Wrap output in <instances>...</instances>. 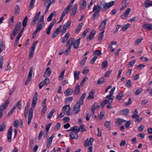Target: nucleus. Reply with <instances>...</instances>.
<instances>
[{
	"instance_id": "nucleus-1",
	"label": "nucleus",
	"mask_w": 152,
	"mask_h": 152,
	"mask_svg": "<svg viewBox=\"0 0 152 152\" xmlns=\"http://www.w3.org/2000/svg\"><path fill=\"white\" fill-rule=\"evenodd\" d=\"M38 95L37 92L35 93L32 99L31 108L29 110V114L28 117V125L31 123V121L33 117V110L36 105L38 99Z\"/></svg>"
},
{
	"instance_id": "nucleus-2",
	"label": "nucleus",
	"mask_w": 152,
	"mask_h": 152,
	"mask_svg": "<svg viewBox=\"0 0 152 152\" xmlns=\"http://www.w3.org/2000/svg\"><path fill=\"white\" fill-rule=\"evenodd\" d=\"M108 19L105 18L103 20L101 21L99 26L98 27V29L100 31H102L99 34L98 40H101L104 37V29L105 28V26Z\"/></svg>"
},
{
	"instance_id": "nucleus-3",
	"label": "nucleus",
	"mask_w": 152,
	"mask_h": 152,
	"mask_svg": "<svg viewBox=\"0 0 152 152\" xmlns=\"http://www.w3.org/2000/svg\"><path fill=\"white\" fill-rule=\"evenodd\" d=\"M114 2V1H112L107 3L104 1H102L99 4L101 10L103 11L109 8L113 5Z\"/></svg>"
},
{
	"instance_id": "nucleus-4",
	"label": "nucleus",
	"mask_w": 152,
	"mask_h": 152,
	"mask_svg": "<svg viewBox=\"0 0 152 152\" xmlns=\"http://www.w3.org/2000/svg\"><path fill=\"white\" fill-rule=\"evenodd\" d=\"M44 15H42L37 23L36 29L34 32V34H36L39 31L42 29V25L44 24Z\"/></svg>"
},
{
	"instance_id": "nucleus-5",
	"label": "nucleus",
	"mask_w": 152,
	"mask_h": 152,
	"mask_svg": "<svg viewBox=\"0 0 152 152\" xmlns=\"http://www.w3.org/2000/svg\"><path fill=\"white\" fill-rule=\"evenodd\" d=\"M38 42V41H36L34 42L31 47L30 51L29 53V59H31L33 57L34 53L35 48L36 47Z\"/></svg>"
},
{
	"instance_id": "nucleus-6",
	"label": "nucleus",
	"mask_w": 152,
	"mask_h": 152,
	"mask_svg": "<svg viewBox=\"0 0 152 152\" xmlns=\"http://www.w3.org/2000/svg\"><path fill=\"white\" fill-rule=\"evenodd\" d=\"M71 24V22L69 20H68L66 24L63 26V29L61 31V35H63L65 33L66 30L69 28Z\"/></svg>"
},
{
	"instance_id": "nucleus-7",
	"label": "nucleus",
	"mask_w": 152,
	"mask_h": 152,
	"mask_svg": "<svg viewBox=\"0 0 152 152\" xmlns=\"http://www.w3.org/2000/svg\"><path fill=\"white\" fill-rule=\"evenodd\" d=\"M40 13L41 12L39 11V12L37 13L35 15L33 20L30 23V25L31 26H33L36 23L37 21L39 18V17L40 15Z\"/></svg>"
},
{
	"instance_id": "nucleus-8",
	"label": "nucleus",
	"mask_w": 152,
	"mask_h": 152,
	"mask_svg": "<svg viewBox=\"0 0 152 152\" xmlns=\"http://www.w3.org/2000/svg\"><path fill=\"white\" fill-rule=\"evenodd\" d=\"M94 140V139L92 138H90L89 140L88 139H86L85 141L84 146L87 147L88 146H92Z\"/></svg>"
},
{
	"instance_id": "nucleus-9",
	"label": "nucleus",
	"mask_w": 152,
	"mask_h": 152,
	"mask_svg": "<svg viewBox=\"0 0 152 152\" xmlns=\"http://www.w3.org/2000/svg\"><path fill=\"white\" fill-rule=\"evenodd\" d=\"M32 69V67H30L27 78L25 83V85H26L28 84L31 80L33 72Z\"/></svg>"
},
{
	"instance_id": "nucleus-10",
	"label": "nucleus",
	"mask_w": 152,
	"mask_h": 152,
	"mask_svg": "<svg viewBox=\"0 0 152 152\" xmlns=\"http://www.w3.org/2000/svg\"><path fill=\"white\" fill-rule=\"evenodd\" d=\"M21 23L20 22H18L15 25V27L13 31V34L16 35L18 33V31L20 29Z\"/></svg>"
},
{
	"instance_id": "nucleus-11",
	"label": "nucleus",
	"mask_w": 152,
	"mask_h": 152,
	"mask_svg": "<svg viewBox=\"0 0 152 152\" xmlns=\"http://www.w3.org/2000/svg\"><path fill=\"white\" fill-rule=\"evenodd\" d=\"M81 105L82 104L78 102L75 104L73 109V112L74 113L77 114L80 112Z\"/></svg>"
},
{
	"instance_id": "nucleus-12",
	"label": "nucleus",
	"mask_w": 152,
	"mask_h": 152,
	"mask_svg": "<svg viewBox=\"0 0 152 152\" xmlns=\"http://www.w3.org/2000/svg\"><path fill=\"white\" fill-rule=\"evenodd\" d=\"M62 112H65L66 114L67 115H70V107L69 105H68L64 106L62 108Z\"/></svg>"
},
{
	"instance_id": "nucleus-13",
	"label": "nucleus",
	"mask_w": 152,
	"mask_h": 152,
	"mask_svg": "<svg viewBox=\"0 0 152 152\" xmlns=\"http://www.w3.org/2000/svg\"><path fill=\"white\" fill-rule=\"evenodd\" d=\"M12 132V127H11L8 129L7 134L8 140V142H11Z\"/></svg>"
},
{
	"instance_id": "nucleus-14",
	"label": "nucleus",
	"mask_w": 152,
	"mask_h": 152,
	"mask_svg": "<svg viewBox=\"0 0 152 152\" xmlns=\"http://www.w3.org/2000/svg\"><path fill=\"white\" fill-rule=\"evenodd\" d=\"M96 33V31L94 30H93L91 32L89 35L87 37L86 39L88 41H90L94 38V35Z\"/></svg>"
},
{
	"instance_id": "nucleus-15",
	"label": "nucleus",
	"mask_w": 152,
	"mask_h": 152,
	"mask_svg": "<svg viewBox=\"0 0 152 152\" xmlns=\"http://www.w3.org/2000/svg\"><path fill=\"white\" fill-rule=\"evenodd\" d=\"M142 27L147 31L152 30V24L151 23L145 24Z\"/></svg>"
},
{
	"instance_id": "nucleus-16",
	"label": "nucleus",
	"mask_w": 152,
	"mask_h": 152,
	"mask_svg": "<svg viewBox=\"0 0 152 152\" xmlns=\"http://www.w3.org/2000/svg\"><path fill=\"white\" fill-rule=\"evenodd\" d=\"M130 11L131 9L130 8H128L127 9L125 12L121 15V18L124 19L126 18L128 15L129 14Z\"/></svg>"
},
{
	"instance_id": "nucleus-17",
	"label": "nucleus",
	"mask_w": 152,
	"mask_h": 152,
	"mask_svg": "<svg viewBox=\"0 0 152 152\" xmlns=\"http://www.w3.org/2000/svg\"><path fill=\"white\" fill-rule=\"evenodd\" d=\"M51 73V71L49 67H48L46 69L45 73L44 75V77H49Z\"/></svg>"
},
{
	"instance_id": "nucleus-18",
	"label": "nucleus",
	"mask_w": 152,
	"mask_h": 152,
	"mask_svg": "<svg viewBox=\"0 0 152 152\" xmlns=\"http://www.w3.org/2000/svg\"><path fill=\"white\" fill-rule=\"evenodd\" d=\"M74 41V40L73 38H70L66 42V47L71 48V46L73 45Z\"/></svg>"
},
{
	"instance_id": "nucleus-19",
	"label": "nucleus",
	"mask_w": 152,
	"mask_h": 152,
	"mask_svg": "<svg viewBox=\"0 0 152 152\" xmlns=\"http://www.w3.org/2000/svg\"><path fill=\"white\" fill-rule=\"evenodd\" d=\"M54 136L52 134L51 136L47 139L46 143L47 148L49 147L52 143V140L54 137Z\"/></svg>"
},
{
	"instance_id": "nucleus-20",
	"label": "nucleus",
	"mask_w": 152,
	"mask_h": 152,
	"mask_svg": "<svg viewBox=\"0 0 152 152\" xmlns=\"http://www.w3.org/2000/svg\"><path fill=\"white\" fill-rule=\"evenodd\" d=\"M77 133L74 132H72L70 134L69 137L72 139L77 140L78 137Z\"/></svg>"
},
{
	"instance_id": "nucleus-21",
	"label": "nucleus",
	"mask_w": 152,
	"mask_h": 152,
	"mask_svg": "<svg viewBox=\"0 0 152 152\" xmlns=\"http://www.w3.org/2000/svg\"><path fill=\"white\" fill-rule=\"evenodd\" d=\"M73 92V89L71 88H67L64 92V94L66 96L71 95Z\"/></svg>"
},
{
	"instance_id": "nucleus-22",
	"label": "nucleus",
	"mask_w": 152,
	"mask_h": 152,
	"mask_svg": "<svg viewBox=\"0 0 152 152\" xmlns=\"http://www.w3.org/2000/svg\"><path fill=\"white\" fill-rule=\"evenodd\" d=\"M77 4H75L74 5L72 12L71 14V15L72 16H75L76 11L77 10Z\"/></svg>"
},
{
	"instance_id": "nucleus-23",
	"label": "nucleus",
	"mask_w": 152,
	"mask_h": 152,
	"mask_svg": "<svg viewBox=\"0 0 152 152\" xmlns=\"http://www.w3.org/2000/svg\"><path fill=\"white\" fill-rule=\"evenodd\" d=\"M144 6L147 8L150 6H152V2L150 0H146L144 2Z\"/></svg>"
},
{
	"instance_id": "nucleus-24",
	"label": "nucleus",
	"mask_w": 152,
	"mask_h": 152,
	"mask_svg": "<svg viewBox=\"0 0 152 152\" xmlns=\"http://www.w3.org/2000/svg\"><path fill=\"white\" fill-rule=\"evenodd\" d=\"M80 38L77 39L73 42V47L77 49L79 46L80 43Z\"/></svg>"
},
{
	"instance_id": "nucleus-25",
	"label": "nucleus",
	"mask_w": 152,
	"mask_h": 152,
	"mask_svg": "<svg viewBox=\"0 0 152 152\" xmlns=\"http://www.w3.org/2000/svg\"><path fill=\"white\" fill-rule=\"evenodd\" d=\"M128 0H123L122 3V7L121 8V10H122L124 8H126L129 4L128 3H127Z\"/></svg>"
},
{
	"instance_id": "nucleus-26",
	"label": "nucleus",
	"mask_w": 152,
	"mask_h": 152,
	"mask_svg": "<svg viewBox=\"0 0 152 152\" xmlns=\"http://www.w3.org/2000/svg\"><path fill=\"white\" fill-rule=\"evenodd\" d=\"M95 92L94 90H92L89 93V95L87 97V99H93L94 98Z\"/></svg>"
},
{
	"instance_id": "nucleus-27",
	"label": "nucleus",
	"mask_w": 152,
	"mask_h": 152,
	"mask_svg": "<svg viewBox=\"0 0 152 152\" xmlns=\"http://www.w3.org/2000/svg\"><path fill=\"white\" fill-rule=\"evenodd\" d=\"M83 25V23H79L77 26L76 29L75 31L76 33H78L80 31L81 28Z\"/></svg>"
},
{
	"instance_id": "nucleus-28",
	"label": "nucleus",
	"mask_w": 152,
	"mask_h": 152,
	"mask_svg": "<svg viewBox=\"0 0 152 152\" xmlns=\"http://www.w3.org/2000/svg\"><path fill=\"white\" fill-rule=\"evenodd\" d=\"M126 121L121 118H118L117 119L115 124L118 126H120L121 125L122 123L123 122H125Z\"/></svg>"
},
{
	"instance_id": "nucleus-29",
	"label": "nucleus",
	"mask_w": 152,
	"mask_h": 152,
	"mask_svg": "<svg viewBox=\"0 0 152 152\" xmlns=\"http://www.w3.org/2000/svg\"><path fill=\"white\" fill-rule=\"evenodd\" d=\"M68 131H73V132H75L76 133H78L79 132V127L77 126H75L73 127H71L70 128V129Z\"/></svg>"
},
{
	"instance_id": "nucleus-30",
	"label": "nucleus",
	"mask_w": 152,
	"mask_h": 152,
	"mask_svg": "<svg viewBox=\"0 0 152 152\" xmlns=\"http://www.w3.org/2000/svg\"><path fill=\"white\" fill-rule=\"evenodd\" d=\"M70 36V34L69 32H67L64 36L63 37L62 39V42L64 43L68 39Z\"/></svg>"
},
{
	"instance_id": "nucleus-31",
	"label": "nucleus",
	"mask_w": 152,
	"mask_h": 152,
	"mask_svg": "<svg viewBox=\"0 0 152 152\" xmlns=\"http://www.w3.org/2000/svg\"><path fill=\"white\" fill-rule=\"evenodd\" d=\"M80 87L78 85H77L75 87V90L73 91L74 93L76 94H78L80 92Z\"/></svg>"
},
{
	"instance_id": "nucleus-32",
	"label": "nucleus",
	"mask_w": 152,
	"mask_h": 152,
	"mask_svg": "<svg viewBox=\"0 0 152 152\" xmlns=\"http://www.w3.org/2000/svg\"><path fill=\"white\" fill-rule=\"evenodd\" d=\"M80 73V72L78 71H76L74 72V79L75 80H78L79 79V75Z\"/></svg>"
},
{
	"instance_id": "nucleus-33",
	"label": "nucleus",
	"mask_w": 152,
	"mask_h": 152,
	"mask_svg": "<svg viewBox=\"0 0 152 152\" xmlns=\"http://www.w3.org/2000/svg\"><path fill=\"white\" fill-rule=\"evenodd\" d=\"M129 112V110L128 109H124L120 111V113L121 114L127 115Z\"/></svg>"
},
{
	"instance_id": "nucleus-34",
	"label": "nucleus",
	"mask_w": 152,
	"mask_h": 152,
	"mask_svg": "<svg viewBox=\"0 0 152 152\" xmlns=\"http://www.w3.org/2000/svg\"><path fill=\"white\" fill-rule=\"evenodd\" d=\"M86 96V94L84 93H83L81 96L80 97L79 100V101L78 103H80V104L82 105L83 104L84 102L83 99H84Z\"/></svg>"
},
{
	"instance_id": "nucleus-35",
	"label": "nucleus",
	"mask_w": 152,
	"mask_h": 152,
	"mask_svg": "<svg viewBox=\"0 0 152 152\" xmlns=\"http://www.w3.org/2000/svg\"><path fill=\"white\" fill-rule=\"evenodd\" d=\"M56 13V11H54L51 13L48 18L47 19V21L48 22L52 20L53 17L55 15Z\"/></svg>"
},
{
	"instance_id": "nucleus-36",
	"label": "nucleus",
	"mask_w": 152,
	"mask_h": 152,
	"mask_svg": "<svg viewBox=\"0 0 152 152\" xmlns=\"http://www.w3.org/2000/svg\"><path fill=\"white\" fill-rule=\"evenodd\" d=\"M60 31L59 28H57L56 29L55 31L53 33V34L52 35V37L53 38H54L56 37L59 34Z\"/></svg>"
},
{
	"instance_id": "nucleus-37",
	"label": "nucleus",
	"mask_w": 152,
	"mask_h": 152,
	"mask_svg": "<svg viewBox=\"0 0 152 152\" xmlns=\"http://www.w3.org/2000/svg\"><path fill=\"white\" fill-rule=\"evenodd\" d=\"M79 132H83L86 130V128L83 124H81L79 127Z\"/></svg>"
},
{
	"instance_id": "nucleus-38",
	"label": "nucleus",
	"mask_w": 152,
	"mask_h": 152,
	"mask_svg": "<svg viewBox=\"0 0 152 152\" xmlns=\"http://www.w3.org/2000/svg\"><path fill=\"white\" fill-rule=\"evenodd\" d=\"M35 0H31L29 7V10H31L34 7Z\"/></svg>"
},
{
	"instance_id": "nucleus-39",
	"label": "nucleus",
	"mask_w": 152,
	"mask_h": 152,
	"mask_svg": "<svg viewBox=\"0 0 152 152\" xmlns=\"http://www.w3.org/2000/svg\"><path fill=\"white\" fill-rule=\"evenodd\" d=\"M100 9L101 8L100 7V5L99 6V5H95L93 8V11H95L96 12H99Z\"/></svg>"
},
{
	"instance_id": "nucleus-40",
	"label": "nucleus",
	"mask_w": 152,
	"mask_h": 152,
	"mask_svg": "<svg viewBox=\"0 0 152 152\" xmlns=\"http://www.w3.org/2000/svg\"><path fill=\"white\" fill-rule=\"evenodd\" d=\"M28 20L27 16H25L22 22V25L23 27H25L26 26Z\"/></svg>"
},
{
	"instance_id": "nucleus-41",
	"label": "nucleus",
	"mask_w": 152,
	"mask_h": 152,
	"mask_svg": "<svg viewBox=\"0 0 152 152\" xmlns=\"http://www.w3.org/2000/svg\"><path fill=\"white\" fill-rule=\"evenodd\" d=\"M97 103L95 102L92 106L91 110V112L93 113V114H94L95 110L97 108Z\"/></svg>"
},
{
	"instance_id": "nucleus-42",
	"label": "nucleus",
	"mask_w": 152,
	"mask_h": 152,
	"mask_svg": "<svg viewBox=\"0 0 152 152\" xmlns=\"http://www.w3.org/2000/svg\"><path fill=\"white\" fill-rule=\"evenodd\" d=\"M130 26V24L128 23L127 24L124 25L121 28V30L123 31H125L127 30Z\"/></svg>"
},
{
	"instance_id": "nucleus-43",
	"label": "nucleus",
	"mask_w": 152,
	"mask_h": 152,
	"mask_svg": "<svg viewBox=\"0 0 152 152\" xmlns=\"http://www.w3.org/2000/svg\"><path fill=\"white\" fill-rule=\"evenodd\" d=\"M20 9L18 5L17 4L15 7V15H17L19 13Z\"/></svg>"
},
{
	"instance_id": "nucleus-44",
	"label": "nucleus",
	"mask_w": 152,
	"mask_h": 152,
	"mask_svg": "<svg viewBox=\"0 0 152 152\" xmlns=\"http://www.w3.org/2000/svg\"><path fill=\"white\" fill-rule=\"evenodd\" d=\"M108 65L107 62L106 60H104L102 62V63L101 66V68L104 69L106 68Z\"/></svg>"
},
{
	"instance_id": "nucleus-45",
	"label": "nucleus",
	"mask_w": 152,
	"mask_h": 152,
	"mask_svg": "<svg viewBox=\"0 0 152 152\" xmlns=\"http://www.w3.org/2000/svg\"><path fill=\"white\" fill-rule=\"evenodd\" d=\"M110 121H106L104 124V125L109 130H110L111 129V126L110 125Z\"/></svg>"
},
{
	"instance_id": "nucleus-46",
	"label": "nucleus",
	"mask_w": 152,
	"mask_h": 152,
	"mask_svg": "<svg viewBox=\"0 0 152 152\" xmlns=\"http://www.w3.org/2000/svg\"><path fill=\"white\" fill-rule=\"evenodd\" d=\"M14 16H12L9 21V26L11 28L14 23Z\"/></svg>"
},
{
	"instance_id": "nucleus-47",
	"label": "nucleus",
	"mask_w": 152,
	"mask_h": 152,
	"mask_svg": "<svg viewBox=\"0 0 152 152\" xmlns=\"http://www.w3.org/2000/svg\"><path fill=\"white\" fill-rule=\"evenodd\" d=\"M105 82V79L104 77H102L100 78L99 80L97 81V84L98 85H100L104 83Z\"/></svg>"
},
{
	"instance_id": "nucleus-48",
	"label": "nucleus",
	"mask_w": 152,
	"mask_h": 152,
	"mask_svg": "<svg viewBox=\"0 0 152 152\" xmlns=\"http://www.w3.org/2000/svg\"><path fill=\"white\" fill-rule=\"evenodd\" d=\"M106 98L108 99H107V103L109 104H110L112 103L113 102V100L114 99V97L113 96H112L111 97H110L109 98Z\"/></svg>"
},
{
	"instance_id": "nucleus-49",
	"label": "nucleus",
	"mask_w": 152,
	"mask_h": 152,
	"mask_svg": "<svg viewBox=\"0 0 152 152\" xmlns=\"http://www.w3.org/2000/svg\"><path fill=\"white\" fill-rule=\"evenodd\" d=\"M115 87H114L111 90L109 95L107 96L105 98H109L110 97H111L113 96V92L115 91Z\"/></svg>"
},
{
	"instance_id": "nucleus-50",
	"label": "nucleus",
	"mask_w": 152,
	"mask_h": 152,
	"mask_svg": "<svg viewBox=\"0 0 152 152\" xmlns=\"http://www.w3.org/2000/svg\"><path fill=\"white\" fill-rule=\"evenodd\" d=\"M86 3L85 0H83L82 3L80 4V8L81 9L84 10L86 7Z\"/></svg>"
},
{
	"instance_id": "nucleus-51",
	"label": "nucleus",
	"mask_w": 152,
	"mask_h": 152,
	"mask_svg": "<svg viewBox=\"0 0 152 152\" xmlns=\"http://www.w3.org/2000/svg\"><path fill=\"white\" fill-rule=\"evenodd\" d=\"M55 112V110L54 109L52 110L47 115V118L48 119H50L53 115V113Z\"/></svg>"
},
{
	"instance_id": "nucleus-52",
	"label": "nucleus",
	"mask_w": 152,
	"mask_h": 152,
	"mask_svg": "<svg viewBox=\"0 0 152 152\" xmlns=\"http://www.w3.org/2000/svg\"><path fill=\"white\" fill-rule=\"evenodd\" d=\"M102 54V52L100 50H97L95 51L93 53V55L99 56Z\"/></svg>"
},
{
	"instance_id": "nucleus-53",
	"label": "nucleus",
	"mask_w": 152,
	"mask_h": 152,
	"mask_svg": "<svg viewBox=\"0 0 152 152\" xmlns=\"http://www.w3.org/2000/svg\"><path fill=\"white\" fill-rule=\"evenodd\" d=\"M87 58V57H86L84 58L80 62V66H83L85 63Z\"/></svg>"
},
{
	"instance_id": "nucleus-54",
	"label": "nucleus",
	"mask_w": 152,
	"mask_h": 152,
	"mask_svg": "<svg viewBox=\"0 0 152 152\" xmlns=\"http://www.w3.org/2000/svg\"><path fill=\"white\" fill-rule=\"evenodd\" d=\"M65 70H63L60 73L59 77V80H61L64 79Z\"/></svg>"
},
{
	"instance_id": "nucleus-55",
	"label": "nucleus",
	"mask_w": 152,
	"mask_h": 152,
	"mask_svg": "<svg viewBox=\"0 0 152 152\" xmlns=\"http://www.w3.org/2000/svg\"><path fill=\"white\" fill-rule=\"evenodd\" d=\"M44 85H48L50 83L49 79L48 78H45L42 82Z\"/></svg>"
},
{
	"instance_id": "nucleus-56",
	"label": "nucleus",
	"mask_w": 152,
	"mask_h": 152,
	"mask_svg": "<svg viewBox=\"0 0 152 152\" xmlns=\"http://www.w3.org/2000/svg\"><path fill=\"white\" fill-rule=\"evenodd\" d=\"M6 127V125L4 123H3L0 125V131L2 132L4 130Z\"/></svg>"
},
{
	"instance_id": "nucleus-57",
	"label": "nucleus",
	"mask_w": 152,
	"mask_h": 152,
	"mask_svg": "<svg viewBox=\"0 0 152 152\" xmlns=\"http://www.w3.org/2000/svg\"><path fill=\"white\" fill-rule=\"evenodd\" d=\"M88 80V78L87 77H84L81 81L80 84V86L82 87L83 86L85 83Z\"/></svg>"
},
{
	"instance_id": "nucleus-58",
	"label": "nucleus",
	"mask_w": 152,
	"mask_h": 152,
	"mask_svg": "<svg viewBox=\"0 0 152 152\" xmlns=\"http://www.w3.org/2000/svg\"><path fill=\"white\" fill-rule=\"evenodd\" d=\"M4 59V58L3 56H1L0 57V69L2 68Z\"/></svg>"
},
{
	"instance_id": "nucleus-59",
	"label": "nucleus",
	"mask_w": 152,
	"mask_h": 152,
	"mask_svg": "<svg viewBox=\"0 0 152 152\" xmlns=\"http://www.w3.org/2000/svg\"><path fill=\"white\" fill-rule=\"evenodd\" d=\"M16 107V106H14L13 107L12 109L7 114V116L8 117L10 116L13 113L14 111V110L15 109Z\"/></svg>"
},
{
	"instance_id": "nucleus-60",
	"label": "nucleus",
	"mask_w": 152,
	"mask_h": 152,
	"mask_svg": "<svg viewBox=\"0 0 152 152\" xmlns=\"http://www.w3.org/2000/svg\"><path fill=\"white\" fill-rule=\"evenodd\" d=\"M104 112H101L100 113V114L98 116V120L99 121L101 120L102 118L104 117Z\"/></svg>"
},
{
	"instance_id": "nucleus-61",
	"label": "nucleus",
	"mask_w": 152,
	"mask_h": 152,
	"mask_svg": "<svg viewBox=\"0 0 152 152\" xmlns=\"http://www.w3.org/2000/svg\"><path fill=\"white\" fill-rule=\"evenodd\" d=\"M10 103V101L8 100H7L5 101L4 104H3L1 106H3L4 109H6V108L8 104Z\"/></svg>"
},
{
	"instance_id": "nucleus-62",
	"label": "nucleus",
	"mask_w": 152,
	"mask_h": 152,
	"mask_svg": "<svg viewBox=\"0 0 152 152\" xmlns=\"http://www.w3.org/2000/svg\"><path fill=\"white\" fill-rule=\"evenodd\" d=\"M3 106H0V118L2 117L4 111L5 109H4Z\"/></svg>"
},
{
	"instance_id": "nucleus-63",
	"label": "nucleus",
	"mask_w": 152,
	"mask_h": 152,
	"mask_svg": "<svg viewBox=\"0 0 152 152\" xmlns=\"http://www.w3.org/2000/svg\"><path fill=\"white\" fill-rule=\"evenodd\" d=\"M143 39V38L141 37L140 39H136L134 43L136 45H138L140 43L141 41Z\"/></svg>"
},
{
	"instance_id": "nucleus-64",
	"label": "nucleus",
	"mask_w": 152,
	"mask_h": 152,
	"mask_svg": "<svg viewBox=\"0 0 152 152\" xmlns=\"http://www.w3.org/2000/svg\"><path fill=\"white\" fill-rule=\"evenodd\" d=\"M142 89L140 88H139L137 89L135 91V95H138L142 91Z\"/></svg>"
}]
</instances>
